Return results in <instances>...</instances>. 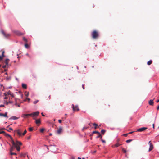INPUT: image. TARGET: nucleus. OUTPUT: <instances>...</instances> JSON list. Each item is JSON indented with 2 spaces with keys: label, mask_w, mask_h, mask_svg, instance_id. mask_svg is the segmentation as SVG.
<instances>
[{
  "label": "nucleus",
  "mask_w": 159,
  "mask_h": 159,
  "mask_svg": "<svg viewBox=\"0 0 159 159\" xmlns=\"http://www.w3.org/2000/svg\"><path fill=\"white\" fill-rule=\"evenodd\" d=\"M91 35L93 39H96L99 37V34L97 31L94 30L92 32Z\"/></svg>",
  "instance_id": "obj_1"
},
{
  "label": "nucleus",
  "mask_w": 159,
  "mask_h": 159,
  "mask_svg": "<svg viewBox=\"0 0 159 159\" xmlns=\"http://www.w3.org/2000/svg\"><path fill=\"white\" fill-rule=\"evenodd\" d=\"M39 112L37 111L32 113L30 114V116H32L33 119H35V118L37 117L39 115Z\"/></svg>",
  "instance_id": "obj_2"
},
{
  "label": "nucleus",
  "mask_w": 159,
  "mask_h": 159,
  "mask_svg": "<svg viewBox=\"0 0 159 159\" xmlns=\"http://www.w3.org/2000/svg\"><path fill=\"white\" fill-rule=\"evenodd\" d=\"M50 151L55 152L57 151V148L54 146L50 145Z\"/></svg>",
  "instance_id": "obj_3"
},
{
  "label": "nucleus",
  "mask_w": 159,
  "mask_h": 159,
  "mask_svg": "<svg viewBox=\"0 0 159 159\" xmlns=\"http://www.w3.org/2000/svg\"><path fill=\"white\" fill-rule=\"evenodd\" d=\"M1 33L6 38H8L11 36V34H10L6 33L3 30L1 31Z\"/></svg>",
  "instance_id": "obj_4"
},
{
  "label": "nucleus",
  "mask_w": 159,
  "mask_h": 159,
  "mask_svg": "<svg viewBox=\"0 0 159 159\" xmlns=\"http://www.w3.org/2000/svg\"><path fill=\"white\" fill-rule=\"evenodd\" d=\"M9 60L8 59H6L5 61V65H4L2 66V67L4 68H6L8 66V63L9 62Z\"/></svg>",
  "instance_id": "obj_5"
},
{
  "label": "nucleus",
  "mask_w": 159,
  "mask_h": 159,
  "mask_svg": "<svg viewBox=\"0 0 159 159\" xmlns=\"http://www.w3.org/2000/svg\"><path fill=\"white\" fill-rule=\"evenodd\" d=\"M13 32L16 35L20 36L24 34L18 30H14Z\"/></svg>",
  "instance_id": "obj_6"
},
{
  "label": "nucleus",
  "mask_w": 159,
  "mask_h": 159,
  "mask_svg": "<svg viewBox=\"0 0 159 159\" xmlns=\"http://www.w3.org/2000/svg\"><path fill=\"white\" fill-rule=\"evenodd\" d=\"M72 108H73V111H79V109L78 108V106H75L73 104H72Z\"/></svg>",
  "instance_id": "obj_7"
},
{
  "label": "nucleus",
  "mask_w": 159,
  "mask_h": 159,
  "mask_svg": "<svg viewBox=\"0 0 159 159\" xmlns=\"http://www.w3.org/2000/svg\"><path fill=\"white\" fill-rule=\"evenodd\" d=\"M148 144H149V145H150V147H149V150H148L149 151H149H151L153 149V144H152V143H151V141L149 142Z\"/></svg>",
  "instance_id": "obj_8"
},
{
  "label": "nucleus",
  "mask_w": 159,
  "mask_h": 159,
  "mask_svg": "<svg viewBox=\"0 0 159 159\" xmlns=\"http://www.w3.org/2000/svg\"><path fill=\"white\" fill-rule=\"evenodd\" d=\"M147 129V127H142V128H139V129H137V130H136V131L137 132H142V131H144V130H146Z\"/></svg>",
  "instance_id": "obj_9"
},
{
  "label": "nucleus",
  "mask_w": 159,
  "mask_h": 159,
  "mask_svg": "<svg viewBox=\"0 0 159 159\" xmlns=\"http://www.w3.org/2000/svg\"><path fill=\"white\" fill-rule=\"evenodd\" d=\"M62 131V128L61 127H60L57 130V133L58 134H61Z\"/></svg>",
  "instance_id": "obj_10"
},
{
  "label": "nucleus",
  "mask_w": 159,
  "mask_h": 159,
  "mask_svg": "<svg viewBox=\"0 0 159 159\" xmlns=\"http://www.w3.org/2000/svg\"><path fill=\"white\" fill-rule=\"evenodd\" d=\"M7 115V112H6L4 114H3L2 113H0V116H3L4 117L8 118Z\"/></svg>",
  "instance_id": "obj_11"
},
{
  "label": "nucleus",
  "mask_w": 159,
  "mask_h": 159,
  "mask_svg": "<svg viewBox=\"0 0 159 159\" xmlns=\"http://www.w3.org/2000/svg\"><path fill=\"white\" fill-rule=\"evenodd\" d=\"M4 51H2V56H0V61L2 60L3 57H4L5 56L4 55Z\"/></svg>",
  "instance_id": "obj_12"
},
{
  "label": "nucleus",
  "mask_w": 159,
  "mask_h": 159,
  "mask_svg": "<svg viewBox=\"0 0 159 159\" xmlns=\"http://www.w3.org/2000/svg\"><path fill=\"white\" fill-rule=\"evenodd\" d=\"M15 131L17 133L19 136H21L22 134L21 131L20 130L18 129L16 130Z\"/></svg>",
  "instance_id": "obj_13"
},
{
  "label": "nucleus",
  "mask_w": 159,
  "mask_h": 159,
  "mask_svg": "<svg viewBox=\"0 0 159 159\" xmlns=\"http://www.w3.org/2000/svg\"><path fill=\"white\" fill-rule=\"evenodd\" d=\"M16 146H18L19 145L20 146L22 145V143L20 142L17 141H16Z\"/></svg>",
  "instance_id": "obj_14"
},
{
  "label": "nucleus",
  "mask_w": 159,
  "mask_h": 159,
  "mask_svg": "<svg viewBox=\"0 0 159 159\" xmlns=\"http://www.w3.org/2000/svg\"><path fill=\"white\" fill-rule=\"evenodd\" d=\"M31 116L30 114H24L23 115V117L24 118L28 117L29 116Z\"/></svg>",
  "instance_id": "obj_15"
},
{
  "label": "nucleus",
  "mask_w": 159,
  "mask_h": 159,
  "mask_svg": "<svg viewBox=\"0 0 159 159\" xmlns=\"http://www.w3.org/2000/svg\"><path fill=\"white\" fill-rule=\"evenodd\" d=\"M18 119V117H17L15 116H12L9 119V120L12 119V120H15Z\"/></svg>",
  "instance_id": "obj_16"
},
{
  "label": "nucleus",
  "mask_w": 159,
  "mask_h": 159,
  "mask_svg": "<svg viewBox=\"0 0 159 159\" xmlns=\"http://www.w3.org/2000/svg\"><path fill=\"white\" fill-rule=\"evenodd\" d=\"M35 123L37 124H40L41 123L40 119L36 120L35 121Z\"/></svg>",
  "instance_id": "obj_17"
},
{
  "label": "nucleus",
  "mask_w": 159,
  "mask_h": 159,
  "mask_svg": "<svg viewBox=\"0 0 159 159\" xmlns=\"http://www.w3.org/2000/svg\"><path fill=\"white\" fill-rule=\"evenodd\" d=\"M121 144L119 143H116L114 145L112 146V147L113 148H114V147H119V146L121 145Z\"/></svg>",
  "instance_id": "obj_18"
},
{
  "label": "nucleus",
  "mask_w": 159,
  "mask_h": 159,
  "mask_svg": "<svg viewBox=\"0 0 159 159\" xmlns=\"http://www.w3.org/2000/svg\"><path fill=\"white\" fill-rule=\"evenodd\" d=\"M149 104L150 105H153L154 104V102L153 100H150L149 102Z\"/></svg>",
  "instance_id": "obj_19"
},
{
  "label": "nucleus",
  "mask_w": 159,
  "mask_h": 159,
  "mask_svg": "<svg viewBox=\"0 0 159 159\" xmlns=\"http://www.w3.org/2000/svg\"><path fill=\"white\" fill-rule=\"evenodd\" d=\"M3 134L6 136L7 137H10V138L11 139H12V137H11V136L10 135H9V134L6 133L5 132V133H3Z\"/></svg>",
  "instance_id": "obj_20"
},
{
  "label": "nucleus",
  "mask_w": 159,
  "mask_h": 159,
  "mask_svg": "<svg viewBox=\"0 0 159 159\" xmlns=\"http://www.w3.org/2000/svg\"><path fill=\"white\" fill-rule=\"evenodd\" d=\"M7 94L8 95H10L12 97H14V95L10 91H9L7 93Z\"/></svg>",
  "instance_id": "obj_21"
},
{
  "label": "nucleus",
  "mask_w": 159,
  "mask_h": 159,
  "mask_svg": "<svg viewBox=\"0 0 159 159\" xmlns=\"http://www.w3.org/2000/svg\"><path fill=\"white\" fill-rule=\"evenodd\" d=\"M20 100L18 99H15V105L16 106H17V105H18V104H17V102H20Z\"/></svg>",
  "instance_id": "obj_22"
},
{
  "label": "nucleus",
  "mask_w": 159,
  "mask_h": 159,
  "mask_svg": "<svg viewBox=\"0 0 159 159\" xmlns=\"http://www.w3.org/2000/svg\"><path fill=\"white\" fill-rule=\"evenodd\" d=\"M11 143L13 144V145L15 147V146H16V143H15L14 141V140L12 138V139H11Z\"/></svg>",
  "instance_id": "obj_23"
},
{
  "label": "nucleus",
  "mask_w": 159,
  "mask_h": 159,
  "mask_svg": "<svg viewBox=\"0 0 159 159\" xmlns=\"http://www.w3.org/2000/svg\"><path fill=\"white\" fill-rule=\"evenodd\" d=\"M22 86L23 88L25 89H26L27 88V85L26 84H22Z\"/></svg>",
  "instance_id": "obj_24"
},
{
  "label": "nucleus",
  "mask_w": 159,
  "mask_h": 159,
  "mask_svg": "<svg viewBox=\"0 0 159 159\" xmlns=\"http://www.w3.org/2000/svg\"><path fill=\"white\" fill-rule=\"evenodd\" d=\"M15 147H16L17 150L18 151H20V146L16 145Z\"/></svg>",
  "instance_id": "obj_25"
},
{
  "label": "nucleus",
  "mask_w": 159,
  "mask_h": 159,
  "mask_svg": "<svg viewBox=\"0 0 159 159\" xmlns=\"http://www.w3.org/2000/svg\"><path fill=\"white\" fill-rule=\"evenodd\" d=\"M93 125L95 126L94 128L95 129H96L98 128H99V126H98V124L95 123H94L93 124Z\"/></svg>",
  "instance_id": "obj_26"
},
{
  "label": "nucleus",
  "mask_w": 159,
  "mask_h": 159,
  "mask_svg": "<svg viewBox=\"0 0 159 159\" xmlns=\"http://www.w3.org/2000/svg\"><path fill=\"white\" fill-rule=\"evenodd\" d=\"M98 134V135L97 137V138H100L101 139H102V136L101 135L100 133H99V134Z\"/></svg>",
  "instance_id": "obj_27"
},
{
  "label": "nucleus",
  "mask_w": 159,
  "mask_h": 159,
  "mask_svg": "<svg viewBox=\"0 0 159 159\" xmlns=\"http://www.w3.org/2000/svg\"><path fill=\"white\" fill-rule=\"evenodd\" d=\"M152 63V61L151 60H150L149 61L147 62V64L148 65H150Z\"/></svg>",
  "instance_id": "obj_28"
},
{
  "label": "nucleus",
  "mask_w": 159,
  "mask_h": 159,
  "mask_svg": "<svg viewBox=\"0 0 159 159\" xmlns=\"http://www.w3.org/2000/svg\"><path fill=\"white\" fill-rule=\"evenodd\" d=\"M23 39L24 41L26 43H27L28 40L26 38H25V37H23Z\"/></svg>",
  "instance_id": "obj_29"
},
{
  "label": "nucleus",
  "mask_w": 159,
  "mask_h": 159,
  "mask_svg": "<svg viewBox=\"0 0 159 159\" xmlns=\"http://www.w3.org/2000/svg\"><path fill=\"white\" fill-rule=\"evenodd\" d=\"M106 131L104 129H102L101 131V133L102 134H104Z\"/></svg>",
  "instance_id": "obj_30"
},
{
  "label": "nucleus",
  "mask_w": 159,
  "mask_h": 159,
  "mask_svg": "<svg viewBox=\"0 0 159 159\" xmlns=\"http://www.w3.org/2000/svg\"><path fill=\"white\" fill-rule=\"evenodd\" d=\"M45 129L44 128H42L40 130V132L41 133H43V131L45 130Z\"/></svg>",
  "instance_id": "obj_31"
},
{
  "label": "nucleus",
  "mask_w": 159,
  "mask_h": 159,
  "mask_svg": "<svg viewBox=\"0 0 159 159\" xmlns=\"http://www.w3.org/2000/svg\"><path fill=\"white\" fill-rule=\"evenodd\" d=\"M25 47L27 48H29V45L27 43H26L25 45Z\"/></svg>",
  "instance_id": "obj_32"
},
{
  "label": "nucleus",
  "mask_w": 159,
  "mask_h": 159,
  "mask_svg": "<svg viewBox=\"0 0 159 159\" xmlns=\"http://www.w3.org/2000/svg\"><path fill=\"white\" fill-rule=\"evenodd\" d=\"M25 94L26 96L27 97L28 96V95H29V93L28 92H25Z\"/></svg>",
  "instance_id": "obj_33"
},
{
  "label": "nucleus",
  "mask_w": 159,
  "mask_h": 159,
  "mask_svg": "<svg viewBox=\"0 0 159 159\" xmlns=\"http://www.w3.org/2000/svg\"><path fill=\"white\" fill-rule=\"evenodd\" d=\"M14 149V148L13 146H12L11 147L10 150V152H12V151Z\"/></svg>",
  "instance_id": "obj_34"
},
{
  "label": "nucleus",
  "mask_w": 159,
  "mask_h": 159,
  "mask_svg": "<svg viewBox=\"0 0 159 159\" xmlns=\"http://www.w3.org/2000/svg\"><path fill=\"white\" fill-rule=\"evenodd\" d=\"M132 141V139H129V140H126V142L127 143H130V142Z\"/></svg>",
  "instance_id": "obj_35"
},
{
  "label": "nucleus",
  "mask_w": 159,
  "mask_h": 159,
  "mask_svg": "<svg viewBox=\"0 0 159 159\" xmlns=\"http://www.w3.org/2000/svg\"><path fill=\"white\" fill-rule=\"evenodd\" d=\"M122 151L124 153H126V151L124 148L122 149Z\"/></svg>",
  "instance_id": "obj_36"
},
{
  "label": "nucleus",
  "mask_w": 159,
  "mask_h": 159,
  "mask_svg": "<svg viewBox=\"0 0 159 159\" xmlns=\"http://www.w3.org/2000/svg\"><path fill=\"white\" fill-rule=\"evenodd\" d=\"M99 132H98V131H94L93 132V134H95V133H97L98 134H99Z\"/></svg>",
  "instance_id": "obj_37"
},
{
  "label": "nucleus",
  "mask_w": 159,
  "mask_h": 159,
  "mask_svg": "<svg viewBox=\"0 0 159 159\" xmlns=\"http://www.w3.org/2000/svg\"><path fill=\"white\" fill-rule=\"evenodd\" d=\"M39 102L38 100H37L36 101H35L33 102V103L34 104H36L38 102Z\"/></svg>",
  "instance_id": "obj_38"
},
{
  "label": "nucleus",
  "mask_w": 159,
  "mask_h": 159,
  "mask_svg": "<svg viewBox=\"0 0 159 159\" xmlns=\"http://www.w3.org/2000/svg\"><path fill=\"white\" fill-rule=\"evenodd\" d=\"M27 132V131L26 130H25L24 132L22 134V135H24Z\"/></svg>",
  "instance_id": "obj_39"
},
{
  "label": "nucleus",
  "mask_w": 159,
  "mask_h": 159,
  "mask_svg": "<svg viewBox=\"0 0 159 159\" xmlns=\"http://www.w3.org/2000/svg\"><path fill=\"white\" fill-rule=\"evenodd\" d=\"M29 130L30 131H31L33 130V128L32 127L29 128Z\"/></svg>",
  "instance_id": "obj_40"
},
{
  "label": "nucleus",
  "mask_w": 159,
  "mask_h": 159,
  "mask_svg": "<svg viewBox=\"0 0 159 159\" xmlns=\"http://www.w3.org/2000/svg\"><path fill=\"white\" fill-rule=\"evenodd\" d=\"M10 154L11 155H16V153H12V152H10Z\"/></svg>",
  "instance_id": "obj_41"
},
{
  "label": "nucleus",
  "mask_w": 159,
  "mask_h": 159,
  "mask_svg": "<svg viewBox=\"0 0 159 159\" xmlns=\"http://www.w3.org/2000/svg\"><path fill=\"white\" fill-rule=\"evenodd\" d=\"M13 103V102L12 101H9V102H8L7 103V105L8 103Z\"/></svg>",
  "instance_id": "obj_42"
},
{
  "label": "nucleus",
  "mask_w": 159,
  "mask_h": 159,
  "mask_svg": "<svg viewBox=\"0 0 159 159\" xmlns=\"http://www.w3.org/2000/svg\"><path fill=\"white\" fill-rule=\"evenodd\" d=\"M44 146L48 150H49V148L48 146H47L46 145H44Z\"/></svg>",
  "instance_id": "obj_43"
},
{
  "label": "nucleus",
  "mask_w": 159,
  "mask_h": 159,
  "mask_svg": "<svg viewBox=\"0 0 159 159\" xmlns=\"http://www.w3.org/2000/svg\"><path fill=\"white\" fill-rule=\"evenodd\" d=\"M128 134H123V136L125 137H127L128 135Z\"/></svg>",
  "instance_id": "obj_44"
},
{
  "label": "nucleus",
  "mask_w": 159,
  "mask_h": 159,
  "mask_svg": "<svg viewBox=\"0 0 159 159\" xmlns=\"http://www.w3.org/2000/svg\"><path fill=\"white\" fill-rule=\"evenodd\" d=\"M101 141H102L103 143H106V141H105V140H103L102 139H101Z\"/></svg>",
  "instance_id": "obj_45"
},
{
  "label": "nucleus",
  "mask_w": 159,
  "mask_h": 159,
  "mask_svg": "<svg viewBox=\"0 0 159 159\" xmlns=\"http://www.w3.org/2000/svg\"><path fill=\"white\" fill-rule=\"evenodd\" d=\"M3 133H5V132L3 131H0V134H3Z\"/></svg>",
  "instance_id": "obj_46"
},
{
  "label": "nucleus",
  "mask_w": 159,
  "mask_h": 159,
  "mask_svg": "<svg viewBox=\"0 0 159 159\" xmlns=\"http://www.w3.org/2000/svg\"><path fill=\"white\" fill-rule=\"evenodd\" d=\"M4 107V105H0V107Z\"/></svg>",
  "instance_id": "obj_47"
},
{
  "label": "nucleus",
  "mask_w": 159,
  "mask_h": 159,
  "mask_svg": "<svg viewBox=\"0 0 159 159\" xmlns=\"http://www.w3.org/2000/svg\"><path fill=\"white\" fill-rule=\"evenodd\" d=\"M9 130H8V131H9V130H12V129L11 128H9Z\"/></svg>",
  "instance_id": "obj_48"
},
{
  "label": "nucleus",
  "mask_w": 159,
  "mask_h": 159,
  "mask_svg": "<svg viewBox=\"0 0 159 159\" xmlns=\"http://www.w3.org/2000/svg\"><path fill=\"white\" fill-rule=\"evenodd\" d=\"M82 88H83V89H84V84H83V85H82Z\"/></svg>",
  "instance_id": "obj_49"
},
{
  "label": "nucleus",
  "mask_w": 159,
  "mask_h": 159,
  "mask_svg": "<svg viewBox=\"0 0 159 159\" xmlns=\"http://www.w3.org/2000/svg\"><path fill=\"white\" fill-rule=\"evenodd\" d=\"M58 121L59 123H61V122L62 121L61 120H58Z\"/></svg>",
  "instance_id": "obj_50"
},
{
  "label": "nucleus",
  "mask_w": 159,
  "mask_h": 159,
  "mask_svg": "<svg viewBox=\"0 0 159 159\" xmlns=\"http://www.w3.org/2000/svg\"><path fill=\"white\" fill-rule=\"evenodd\" d=\"M134 132L133 131H132V132H129V133H128V134H132Z\"/></svg>",
  "instance_id": "obj_51"
},
{
  "label": "nucleus",
  "mask_w": 159,
  "mask_h": 159,
  "mask_svg": "<svg viewBox=\"0 0 159 159\" xmlns=\"http://www.w3.org/2000/svg\"><path fill=\"white\" fill-rule=\"evenodd\" d=\"M157 109L158 110L159 109V105L157 106Z\"/></svg>",
  "instance_id": "obj_52"
},
{
  "label": "nucleus",
  "mask_w": 159,
  "mask_h": 159,
  "mask_svg": "<svg viewBox=\"0 0 159 159\" xmlns=\"http://www.w3.org/2000/svg\"><path fill=\"white\" fill-rule=\"evenodd\" d=\"M41 114H42V116H45L43 114V113H41Z\"/></svg>",
  "instance_id": "obj_53"
},
{
  "label": "nucleus",
  "mask_w": 159,
  "mask_h": 159,
  "mask_svg": "<svg viewBox=\"0 0 159 159\" xmlns=\"http://www.w3.org/2000/svg\"><path fill=\"white\" fill-rule=\"evenodd\" d=\"M96 152V151H94L93 152V154H94Z\"/></svg>",
  "instance_id": "obj_54"
},
{
  "label": "nucleus",
  "mask_w": 159,
  "mask_h": 159,
  "mask_svg": "<svg viewBox=\"0 0 159 159\" xmlns=\"http://www.w3.org/2000/svg\"><path fill=\"white\" fill-rule=\"evenodd\" d=\"M26 99H27L29 101H30V99L29 98H27Z\"/></svg>",
  "instance_id": "obj_55"
},
{
  "label": "nucleus",
  "mask_w": 159,
  "mask_h": 159,
  "mask_svg": "<svg viewBox=\"0 0 159 159\" xmlns=\"http://www.w3.org/2000/svg\"><path fill=\"white\" fill-rule=\"evenodd\" d=\"M17 106L18 107H20V104H18V105H17Z\"/></svg>",
  "instance_id": "obj_56"
},
{
  "label": "nucleus",
  "mask_w": 159,
  "mask_h": 159,
  "mask_svg": "<svg viewBox=\"0 0 159 159\" xmlns=\"http://www.w3.org/2000/svg\"><path fill=\"white\" fill-rule=\"evenodd\" d=\"M157 102H159V99L157 100Z\"/></svg>",
  "instance_id": "obj_57"
},
{
  "label": "nucleus",
  "mask_w": 159,
  "mask_h": 159,
  "mask_svg": "<svg viewBox=\"0 0 159 159\" xmlns=\"http://www.w3.org/2000/svg\"><path fill=\"white\" fill-rule=\"evenodd\" d=\"M153 128H154V124H153Z\"/></svg>",
  "instance_id": "obj_58"
},
{
  "label": "nucleus",
  "mask_w": 159,
  "mask_h": 159,
  "mask_svg": "<svg viewBox=\"0 0 159 159\" xmlns=\"http://www.w3.org/2000/svg\"><path fill=\"white\" fill-rule=\"evenodd\" d=\"M78 159H81V158L80 157H78Z\"/></svg>",
  "instance_id": "obj_59"
},
{
  "label": "nucleus",
  "mask_w": 159,
  "mask_h": 159,
  "mask_svg": "<svg viewBox=\"0 0 159 159\" xmlns=\"http://www.w3.org/2000/svg\"><path fill=\"white\" fill-rule=\"evenodd\" d=\"M89 125L91 126V123H89Z\"/></svg>",
  "instance_id": "obj_60"
},
{
  "label": "nucleus",
  "mask_w": 159,
  "mask_h": 159,
  "mask_svg": "<svg viewBox=\"0 0 159 159\" xmlns=\"http://www.w3.org/2000/svg\"><path fill=\"white\" fill-rule=\"evenodd\" d=\"M26 55L27 56H29V54L28 53L26 54Z\"/></svg>",
  "instance_id": "obj_61"
},
{
  "label": "nucleus",
  "mask_w": 159,
  "mask_h": 159,
  "mask_svg": "<svg viewBox=\"0 0 159 159\" xmlns=\"http://www.w3.org/2000/svg\"><path fill=\"white\" fill-rule=\"evenodd\" d=\"M25 155H24V157H25Z\"/></svg>",
  "instance_id": "obj_62"
},
{
  "label": "nucleus",
  "mask_w": 159,
  "mask_h": 159,
  "mask_svg": "<svg viewBox=\"0 0 159 159\" xmlns=\"http://www.w3.org/2000/svg\"><path fill=\"white\" fill-rule=\"evenodd\" d=\"M50 135L51 136L52 135V134H50Z\"/></svg>",
  "instance_id": "obj_63"
},
{
  "label": "nucleus",
  "mask_w": 159,
  "mask_h": 159,
  "mask_svg": "<svg viewBox=\"0 0 159 159\" xmlns=\"http://www.w3.org/2000/svg\"><path fill=\"white\" fill-rule=\"evenodd\" d=\"M85 128L86 129H87V128Z\"/></svg>",
  "instance_id": "obj_64"
}]
</instances>
